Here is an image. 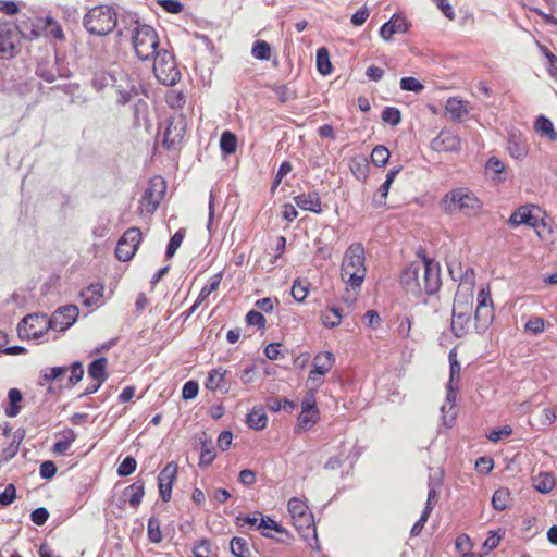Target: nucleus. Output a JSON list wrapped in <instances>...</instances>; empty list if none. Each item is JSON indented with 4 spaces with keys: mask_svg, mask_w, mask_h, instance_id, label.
<instances>
[{
    "mask_svg": "<svg viewBox=\"0 0 557 557\" xmlns=\"http://www.w3.org/2000/svg\"><path fill=\"white\" fill-rule=\"evenodd\" d=\"M342 311L337 307H327L321 313L322 324L327 329L338 326L342 322Z\"/></svg>",
    "mask_w": 557,
    "mask_h": 557,
    "instance_id": "nucleus-37",
    "label": "nucleus"
},
{
    "mask_svg": "<svg viewBox=\"0 0 557 557\" xmlns=\"http://www.w3.org/2000/svg\"><path fill=\"white\" fill-rule=\"evenodd\" d=\"M152 60H154L153 72L160 83L170 86L180 81L181 72L176 65L173 53L161 49Z\"/></svg>",
    "mask_w": 557,
    "mask_h": 557,
    "instance_id": "nucleus-7",
    "label": "nucleus"
},
{
    "mask_svg": "<svg viewBox=\"0 0 557 557\" xmlns=\"http://www.w3.org/2000/svg\"><path fill=\"white\" fill-rule=\"evenodd\" d=\"M121 81L126 82V87H124L122 84H116L117 79L110 74L98 72L95 73L91 85L97 91H102L107 87L111 86V88L116 92V102L120 104H125L132 98L134 86H129L125 75H121Z\"/></svg>",
    "mask_w": 557,
    "mask_h": 557,
    "instance_id": "nucleus-8",
    "label": "nucleus"
},
{
    "mask_svg": "<svg viewBox=\"0 0 557 557\" xmlns=\"http://www.w3.org/2000/svg\"><path fill=\"white\" fill-rule=\"evenodd\" d=\"M542 51L547 59V71L549 76L557 82V57L547 48L542 47Z\"/></svg>",
    "mask_w": 557,
    "mask_h": 557,
    "instance_id": "nucleus-63",
    "label": "nucleus"
},
{
    "mask_svg": "<svg viewBox=\"0 0 557 557\" xmlns=\"http://www.w3.org/2000/svg\"><path fill=\"white\" fill-rule=\"evenodd\" d=\"M446 214H461L467 218L478 216L483 210V201L468 187H456L447 191L440 201Z\"/></svg>",
    "mask_w": 557,
    "mask_h": 557,
    "instance_id": "nucleus-3",
    "label": "nucleus"
},
{
    "mask_svg": "<svg viewBox=\"0 0 557 557\" xmlns=\"http://www.w3.org/2000/svg\"><path fill=\"white\" fill-rule=\"evenodd\" d=\"M444 109L451 122L461 123L468 117L471 111V106L469 101L463 100L460 97H449L446 100Z\"/></svg>",
    "mask_w": 557,
    "mask_h": 557,
    "instance_id": "nucleus-23",
    "label": "nucleus"
},
{
    "mask_svg": "<svg viewBox=\"0 0 557 557\" xmlns=\"http://www.w3.org/2000/svg\"><path fill=\"white\" fill-rule=\"evenodd\" d=\"M400 88L406 91L420 92L423 90V84L416 77L407 76L400 79Z\"/></svg>",
    "mask_w": 557,
    "mask_h": 557,
    "instance_id": "nucleus-59",
    "label": "nucleus"
},
{
    "mask_svg": "<svg viewBox=\"0 0 557 557\" xmlns=\"http://www.w3.org/2000/svg\"><path fill=\"white\" fill-rule=\"evenodd\" d=\"M177 463L169 462L158 475L159 495L163 502H169L172 497V487L177 476Z\"/></svg>",
    "mask_w": 557,
    "mask_h": 557,
    "instance_id": "nucleus-21",
    "label": "nucleus"
},
{
    "mask_svg": "<svg viewBox=\"0 0 557 557\" xmlns=\"http://www.w3.org/2000/svg\"><path fill=\"white\" fill-rule=\"evenodd\" d=\"M400 170H401L400 166L399 168H394V169L389 170L388 173L386 174L385 182L379 188V194H380V196L382 198L377 202L379 206L385 203V199L387 198L391 185L395 181V178H396L397 174L400 172Z\"/></svg>",
    "mask_w": 557,
    "mask_h": 557,
    "instance_id": "nucleus-47",
    "label": "nucleus"
},
{
    "mask_svg": "<svg viewBox=\"0 0 557 557\" xmlns=\"http://www.w3.org/2000/svg\"><path fill=\"white\" fill-rule=\"evenodd\" d=\"M471 312L453 311L451 331L457 337H463L471 329Z\"/></svg>",
    "mask_w": 557,
    "mask_h": 557,
    "instance_id": "nucleus-29",
    "label": "nucleus"
},
{
    "mask_svg": "<svg viewBox=\"0 0 557 557\" xmlns=\"http://www.w3.org/2000/svg\"><path fill=\"white\" fill-rule=\"evenodd\" d=\"M10 406L5 408V414L8 417H16L21 411L18 403L22 400V393L17 388H11L8 393Z\"/></svg>",
    "mask_w": 557,
    "mask_h": 557,
    "instance_id": "nucleus-45",
    "label": "nucleus"
},
{
    "mask_svg": "<svg viewBox=\"0 0 557 557\" xmlns=\"http://www.w3.org/2000/svg\"><path fill=\"white\" fill-rule=\"evenodd\" d=\"M288 512L293 525L298 531L300 536L307 542L312 549H320L317 528L314 524L313 515L308 505L301 499L294 497L288 502Z\"/></svg>",
    "mask_w": 557,
    "mask_h": 557,
    "instance_id": "nucleus-4",
    "label": "nucleus"
},
{
    "mask_svg": "<svg viewBox=\"0 0 557 557\" xmlns=\"http://www.w3.org/2000/svg\"><path fill=\"white\" fill-rule=\"evenodd\" d=\"M320 418L319 409L301 410L298 422L301 428H310L318 422Z\"/></svg>",
    "mask_w": 557,
    "mask_h": 557,
    "instance_id": "nucleus-51",
    "label": "nucleus"
},
{
    "mask_svg": "<svg viewBox=\"0 0 557 557\" xmlns=\"http://www.w3.org/2000/svg\"><path fill=\"white\" fill-rule=\"evenodd\" d=\"M474 283L465 280L459 283L453 305V311L471 312L473 311Z\"/></svg>",
    "mask_w": 557,
    "mask_h": 557,
    "instance_id": "nucleus-19",
    "label": "nucleus"
},
{
    "mask_svg": "<svg viewBox=\"0 0 557 557\" xmlns=\"http://www.w3.org/2000/svg\"><path fill=\"white\" fill-rule=\"evenodd\" d=\"M165 101L172 109H182L186 103V96L181 90L172 89L168 91Z\"/></svg>",
    "mask_w": 557,
    "mask_h": 557,
    "instance_id": "nucleus-53",
    "label": "nucleus"
},
{
    "mask_svg": "<svg viewBox=\"0 0 557 557\" xmlns=\"http://www.w3.org/2000/svg\"><path fill=\"white\" fill-rule=\"evenodd\" d=\"M251 54L258 60H270L271 46L264 40H257L252 46Z\"/></svg>",
    "mask_w": 557,
    "mask_h": 557,
    "instance_id": "nucleus-52",
    "label": "nucleus"
},
{
    "mask_svg": "<svg viewBox=\"0 0 557 557\" xmlns=\"http://www.w3.org/2000/svg\"><path fill=\"white\" fill-rule=\"evenodd\" d=\"M382 120L393 126H396L401 121V113L395 107H386L382 112Z\"/></svg>",
    "mask_w": 557,
    "mask_h": 557,
    "instance_id": "nucleus-57",
    "label": "nucleus"
},
{
    "mask_svg": "<svg viewBox=\"0 0 557 557\" xmlns=\"http://www.w3.org/2000/svg\"><path fill=\"white\" fill-rule=\"evenodd\" d=\"M230 546L235 557H250V549L245 539L235 536L231 540Z\"/></svg>",
    "mask_w": 557,
    "mask_h": 557,
    "instance_id": "nucleus-49",
    "label": "nucleus"
},
{
    "mask_svg": "<svg viewBox=\"0 0 557 557\" xmlns=\"http://www.w3.org/2000/svg\"><path fill=\"white\" fill-rule=\"evenodd\" d=\"M166 190V185L161 176H154L149 181V185L145 190L139 203L140 210L147 213H152L157 210L160 201Z\"/></svg>",
    "mask_w": 557,
    "mask_h": 557,
    "instance_id": "nucleus-13",
    "label": "nucleus"
},
{
    "mask_svg": "<svg viewBox=\"0 0 557 557\" xmlns=\"http://www.w3.org/2000/svg\"><path fill=\"white\" fill-rule=\"evenodd\" d=\"M317 69L322 75H329L332 72L329 50L325 47H321L317 51Z\"/></svg>",
    "mask_w": 557,
    "mask_h": 557,
    "instance_id": "nucleus-43",
    "label": "nucleus"
},
{
    "mask_svg": "<svg viewBox=\"0 0 557 557\" xmlns=\"http://www.w3.org/2000/svg\"><path fill=\"white\" fill-rule=\"evenodd\" d=\"M83 306L87 308H99L104 304V285L91 283L79 293Z\"/></svg>",
    "mask_w": 557,
    "mask_h": 557,
    "instance_id": "nucleus-25",
    "label": "nucleus"
},
{
    "mask_svg": "<svg viewBox=\"0 0 557 557\" xmlns=\"http://www.w3.org/2000/svg\"><path fill=\"white\" fill-rule=\"evenodd\" d=\"M18 37L16 27L9 22L0 23V55L11 59L18 52Z\"/></svg>",
    "mask_w": 557,
    "mask_h": 557,
    "instance_id": "nucleus-17",
    "label": "nucleus"
},
{
    "mask_svg": "<svg viewBox=\"0 0 557 557\" xmlns=\"http://www.w3.org/2000/svg\"><path fill=\"white\" fill-rule=\"evenodd\" d=\"M555 483V476L549 472H540L533 479L534 488L544 494L552 492Z\"/></svg>",
    "mask_w": 557,
    "mask_h": 557,
    "instance_id": "nucleus-35",
    "label": "nucleus"
},
{
    "mask_svg": "<svg viewBox=\"0 0 557 557\" xmlns=\"http://www.w3.org/2000/svg\"><path fill=\"white\" fill-rule=\"evenodd\" d=\"M147 536L149 541L153 544H159L163 540V534L161 531V522L156 517H150L147 523Z\"/></svg>",
    "mask_w": 557,
    "mask_h": 557,
    "instance_id": "nucleus-42",
    "label": "nucleus"
},
{
    "mask_svg": "<svg viewBox=\"0 0 557 557\" xmlns=\"http://www.w3.org/2000/svg\"><path fill=\"white\" fill-rule=\"evenodd\" d=\"M293 199L296 206L304 211H310L315 214H321L323 212L322 200L319 191L317 190L301 193L297 196H294Z\"/></svg>",
    "mask_w": 557,
    "mask_h": 557,
    "instance_id": "nucleus-26",
    "label": "nucleus"
},
{
    "mask_svg": "<svg viewBox=\"0 0 557 557\" xmlns=\"http://www.w3.org/2000/svg\"><path fill=\"white\" fill-rule=\"evenodd\" d=\"M117 24V12L112 5L99 4L90 8L83 17L85 29L95 36H106Z\"/></svg>",
    "mask_w": 557,
    "mask_h": 557,
    "instance_id": "nucleus-6",
    "label": "nucleus"
},
{
    "mask_svg": "<svg viewBox=\"0 0 557 557\" xmlns=\"http://www.w3.org/2000/svg\"><path fill=\"white\" fill-rule=\"evenodd\" d=\"M76 438L72 429H67L60 434V438L54 443L52 451L57 455H65Z\"/></svg>",
    "mask_w": 557,
    "mask_h": 557,
    "instance_id": "nucleus-34",
    "label": "nucleus"
},
{
    "mask_svg": "<svg viewBox=\"0 0 557 557\" xmlns=\"http://www.w3.org/2000/svg\"><path fill=\"white\" fill-rule=\"evenodd\" d=\"M258 530L262 536L275 540L281 543H285L292 539L289 531L269 516H264V518L260 520Z\"/></svg>",
    "mask_w": 557,
    "mask_h": 557,
    "instance_id": "nucleus-22",
    "label": "nucleus"
},
{
    "mask_svg": "<svg viewBox=\"0 0 557 557\" xmlns=\"http://www.w3.org/2000/svg\"><path fill=\"white\" fill-rule=\"evenodd\" d=\"M51 327L48 315L45 313H32L26 315L17 325L21 339H38Z\"/></svg>",
    "mask_w": 557,
    "mask_h": 557,
    "instance_id": "nucleus-9",
    "label": "nucleus"
},
{
    "mask_svg": "<svg viewBox=\"0 0 557 557\" xmlns=\"http://www.w3.org/2000/svg\"><path fill=\"white\" fill-rule=\"evenodd\" d=\"M222 278L223 272H219L210 278V281L201 288L196 299V306H200L212 293L218 290Z\"/></svg>",
    "mask_w": 557,
    "mask_h": 557,
    "instance_id": "nucleus-36",
    "label": "nucleus"
},
{
    "mask_svg": "<svg viewBox=\"0 0 557 557\" xmlns=\"http://www.w3.org/2000/svg\"><path fill=\"white\" fill-rule=\"evenodd\" d=\"M432 150L437 152H458L461 150L462 140L449 128H443L430 144Z\"/></svg>",
    "mask_w": 557,
    "mask_h": 557,
    "instance_id": "nucleus-20",
    "label": "nucleus"
},
{
    "mask_svg": "<svg viewBox=\"0 0 557 557\" xmlns=\"http://www.w3.org/2000/svg\"><path fill=\"white\" fill-rule=\"evenodd\" d=\"M79 310L75 305H66L53 312L51 317H48V321L51 324V330L63 332L71 327L77 320Z\"/></svg>",
    "mask_w": 557,
    "mask_h": 557,
    "instance_id": "nucleus-18",
    "label": "nucleus"
},
{
    "mask_svg": "<svg viewBox=\"0 0 557 557\" xmlns=\"http://www.w3.org/2000/svg\"><path fill=\"white\" fill-rule=\"evenodd\" d=\"M335 364V356L331 351H321L313 358L312 369L309 372L308 381L311 382L315 388L324 382L323 376L326 375Z\"/></svg>",
    "mask_w": 557,
    "mask_h": 557,
    "instance_id": "nucleus-15",
    "label": "nucleus"
},
{
    "mask_svg": "<svg viewBox=\"0 0 557 557\" xmlns=\"http://www.w3.org/2000/svg\"><path fill=\"white\" fill-rule=\"evenodd\" d=\"M507 149L509 154L517 160H521L528 154L527 144L515 135L509 138Z\"/></svg>",
    "mask_w": 557,
    "mask_h": 557,
    "instance_id": "nucleus-39",
    "label": "nucleus"
},
{
    "mask_svg": "<svg viewBox=\"0 0 557 557\" xmlns=\"http://www.w3.org/2000/svg\"><path fill=\"white\" fill-rule=\"evenodd\" d=\"M143 234L138 227L126 230L117 242L115 257L117 260L126 262L134 258L141 243Z\"/></svg>",
    "mask_w": 557,
    "mask_h": 557,
    "instance_id": "nucleus-12",
    "label": "nucleus"
},
{
    "mask_svg": "<svg viewBox=\"0 0 557 557\" xmlns=\"http://www.w3.org/2000/svg\"><path fill=\"white\" fill-rule=\"evenodd\" d=\"M433 510V506H425L419 520L412 525L411 530H410V535L411 536H418L421 531L423 530L426 521L429 520L430 518V515Z\"/></svg>",
    "mask_w": 557,
    "mask_h": 557,
    "instance_id": "nucleus-56",
    "label": "nucleus"
},
{
    "mask_svg": "<svg viewBox=\"0 0 557 557\" xmlns=\"http://www.w3.org/2000/svg\"><path fill=\"white\" fill-rule=\"evenodd\" d=\"M510 496V491L507 487H499L496 490L492 496L493 508L498 511L505 510L511 500Z\"/></svg>",
    "mask_w": 557,
    "mask_h": 557,
    "instance_id": "nucleus-40",
    "label": "nucleus"
},
{
    "mask_svg": "<svg viewBox=\"0 0 557 557\" xmlns=\"http://www.w3.org/2000/svg\"><path fill=\"white\" fill-rule=\"evenodd\" d=\"M69 371L67 367H52L42 371L41 377L46 382H52L62 377Z\"/></svg>",
    "mask_w": 557,
    "mask_h": 557,
    "instance_id": "nucleus-58",
    "label": "nucleus"
},
{
    "mask_svg": "<svg viewBox=\"0 0 557 557\" xmlns=\"http://www.w3.org/2000/svg\"><path fill=\"white\" fill-rule=\"evenodd\" d=\"M247 424L249 428L261 431L267 428L268 417L262 407L252 408L251 411L247 414Z\"/></svg>",
    "mask_w": 557,
    "mask_h": 557,
    "instance_id": "nucleus-33",
    "label": "nucleus"
},
{
    "mask_svg": "<svg viewBox=\"0 0 557 557\" xmlns=\"http://www.w3.org/2000/svg\"><path fill=\"white\" fill-rule=\"evenodd\" d=\"M505 164L496 157H491L485 164V172L491 177V180L496 183H503L505 181V176L503 175L505 172Z\"/></svg>",
    "mask_w": 557,
    "mask_h": 557,
    "instance_id": "nucleus-31",
    "label": "nucleus"
},
{
    "mask_svg": "<svg viewBox=\"0 0 557 557\" xmlns=\"http://www.w3.org/2000/svg\"><path fill=\"white\" fill-rule=\"evenodd\" d=\"M400 285L408 294L413 296L436 293L441 286L438 264L426 256L412 261L403 270Z\"/></svg>",
    "mask_w": 557,
    "mask_h": 557,
    "instance_id": "nucleus-1",
    "label": "nucleus"
},
{
    "mask_svg": "<svg viewBox=\"0 0 557 557\" xmlns=\"http://www.w3.org/2000/svg\"><path fill=\"white\" fill-rule=\"evenodd\" d=\"M455 546L460 557H482L480 554L471 552L473 546L472 542L470 537L465 533L457 536Z\"/></svg>",
    "mask_w": 557,
    "mask_h": 557,
    "instance_id": "nucleus-41",
    "label": "nucleus"
},
{
    "mask_svg": "<svg viewBox=\"0 0 557 557\" xmlns=\"http://www.w3.org/2000/svg\"><path fill=\"white\" fill-rule=\"evenodd\" d=\"M449 359V381L447 384L448 387V397H450L451 393H455L459 388L460 377H461V366L457 360V352L455 349H451L448 355Z\"/></svg>",
    "mask_w": 557,
    "mask_h": 557,
    "instance_id": "nucleus-28",
    "label": "nucleus"
},
{
    "mask_svg": "<svg viewBox=\"0 0 557 557\" xmlns=\"http://www.w3.org/2000/svg\"><path fill=\"white\" fill-rule=\"evenodd\" d=\"M389 150L383 145H377L371 152V162L380 168L385 166L389 160Z\"/></svg>",
    "mask_w": 557,
    "mask_h": 557,
    "instance_id": "nucleus-46",
    "label": "nucleus"
},
{
    "mask_svg": "<svg viewBox=\"0 0 557 557\" xmlns=\"http://www.w3.org/2000/svg\"><path fill=\"white\" fill-rule=\"evenodd\" d=\"M309 293V283L299 278L295 280L292 285V296L297 302H302Z\"/></svg>",
    "mask_w": 557,
    "mask_h": 557,
    "instance_id": "nucleus-50",
    "label": "nucleus"
},
{
    "mask_svg": "<svg viewBox=\"0 0 557 557\" xmlns=\"http://www.w3.org/2000/svg\"><path fill=\"white\" fill-rule=\"evenodd\" d=\"M410 23L401 14H394L388 22L380 28V36L383 40L389 41L394 35L406 34L409 30Z\"/></svg>",
    "mask_w": 557,
    "mask_h": 557,
    "instance_id": "nucleus-24",
    "label": "nucleus"
},
{
    "mask_svg": "<svg viewBox=\"0 0 557 557\" xmlns=\"http://www.w3.org/2000/svg\"><path fill=\"white\" fill-rule=\"evenodd\" d=\"M67 369L71 372V375L69 377L70 385L77 384L83 379L84 375L83 363L79 361H75Z\"/></svg>",
    "mask_w": 557,
    "mask_h": 557,
    "instance_id": "nucleus-64",
    "label": "nucleus"
},
{
    "mask_svg": "<svg viewBox=\"0 0 557 557\" xmlns=\"http://www.w3.org/2000/svg\"><path fill=\"white\" fill-rule=\"evenodd\" d=\"M293 165L289 161H284L281 163L277 173L275 175V178L272 183V191H275V189L280 186L282 180L292 172Z\"/></svg>",
    "mask_w": 557,
    "mask_h": 557,
    "instance_id": "nucleus-62",
    "label": "nucleus"
},
{
    "mask_svg": "<svg viewBox=\"0 0 557 557\" xmlns=\"http://www.w3.org/2000/svg\"><path fill=\"white\" fill-rule=\"evenodd\" d=\"M494 320V306L488 287H483L478 294V306L474 312V326L478 333H484Z\"/></svg>",
    "mask_w": 557,
    "mask_h": 557,
    "instance_id": "nucleus-10",
    "label": "nucleus"
},
{
    "mask_svg": "<svg viewBox=\"0 0 557 557\" xmlns=\"http://www.w3.org/2000/svg\"><path fill=\"white\" fill-rule=\"evenodd\" d=\"M29 23L32 26L30 36L34 38H38L40 36H46L57 40H62L64 38V33L60 23L50 16L35 17L29 20Z\"/></svg>",
    "mask_w": 557,
    "mask_h": 557,
    "instance_id": "nucleus-16",
    "label": "nucleus"
},
{
    "mask_svg": "<svg viewBox=\"0 0 557 557\" xmlns=\"http://www.w3.org/2000/svg\"><path fill=\"white\" fill-rule=\"evenodd\" d=\"M131 42L136 57L141 61L152 60L161 50L157 30L152 26L139 22L131 27Z\"/></svg>",
    "mask_w": 557,
    "mask_h": 557,
    "instance_id": "nucleus-5",
    "label": "nucleus"
},
{
    "mask_svg": "<svg viewBox=\"0 0 557 557\" xmlns=\"http://www.w3.org/2000/svg\"><path fill=\"white\" fill-rule=\"evenodd\" d=\"M216 455L214 453V448L208 445L206 442L201 445L200 456H199V466L208 467L215 459Z\"/></svg>",
    "mask_w": 557,
    "mask_h": 557,
    "instance_id": "nucleus-55",
    "label": "nucleus"
},
{
    "mask_svg": "<svg viewBox=\"0 0 557 557\" xmlns=\"http://www.w3.org/2000/svg\"><path fill=\"white\" fill-rule=\"evenodd\" d=\"M534 129L539 134L548 137L552 141L557 140V132L555 131L552 121L543 115L536 119Z\"/></svg>",
    "mask_w": 557,
    "mask_h": 557,
    "instance_id": "nucleus-38",
    "label": "nucleus"
},
{
    "mask_svg": "<svg viewBox=\"0 0 557 557\" xmlns=\"http://www.w3.org/2000/svg\"><path fill=\"white\" fill-rule=\"evenodd\" d=\"M194 557H212L213 545L209 539H200L193 546Z\"/></svg>",
    "mask_w": 557,
    "mask_h": 557,
    "instance_id": "nucleus-48",
    "label": "nucleus"
},
{
    "mask_svg": "<svg viewBox=\"0 0 557 557\" xmlns=\"http://www.w3.org/2000/svg\"><path fill=\"white\" fill-rule=\"evenodd\" d=\"M107 368H108V360L104 357H100L96 360H94L88 366V375L99 383H104L108 374H107Z\"/></svg>",
    "mask_w": 557,
    "mask_h": 557,
    "instance_id": "nucleus-32",
    "label": "nucleus"
},
{
    "mask_svg": "<svg viewBox=\"0 0 557 557\" xmlns=\"http://www.w3.org/2000/svg\"><path fill=\"white\" fill-rule=\"evenodd\" d=\"M145 496V482L137 480L133 484L126 486L123 491V497L133 509H137Z\"/></svg>",
    "mask_w": 557,
    "mask_h": 557,
    "instance_id": "nucleus-27",
    "label": "nucleus"
},
{
    "mask_svg": "<svg viewBox=\"0 0 557 557\" xmlns=\"http://www.w3.org/2000/svg\"><path fill=\"white\" fill-rule=\"evenodd\" d=\"M246 323L251 326H257L258 329L264 330L267 325V319L264 315L256 310H250L246 314Z\"/></svg>",
    "mask_w": 557,
    "mask_h": 557,
    "instance_id": "nucleus-60",
    "label": "nucleus"
},
{
    "mask_svg": "<svg viewBox=\"0 0 557 557\" xmlns=\"http://www.w3.org/2000/svg\"><path fill=\"white\" fill-rule=\"evenodd\" d=\"M545 320L537 315H532L524 324V331L533 335H539L545 330Z\"/></svg>",
    "mask_w": 557,
    "mask_h": 557,
    "instance_id": "nucleus-54",
    "label": "nucleus"
},
{
    "mask_svg": "<svg viewBox=\"0 0 557 557\" xmlns=\"http://www.w3.org/2000/svg\"><path fill=\"white\" fill-rule=\"evenodd\" d=\"M136 467H137V462L135 460V458L131 457V456H127L126 458H124V460L120 463L119 468H117V474L120 476H128L131 475L133 472H135L136 470Z\"/></svg>",
    "mask_w": 557,
    "mask_h": 557,
    "instance_id": "nucleus-61",
    "label": "nucleus"
},
{
    "mask_svg": "<svg viewBox=\"0 0 557 557\" xmlns=\"http://www.w3.org/2000/svg\"><path fill=\"white\" fill-rule=\"evenodd\" d=\"M367 275L366 251L360 243L351 244L345 251L341 264V278L346 286V292H354L356 296Z\"/></svg>",
    "mask_w": 557,
    "mask_h": 557,
    "instance_id": "nucleus-2",
    "label": "nucleus"
},
{
    "mask_svg": "<svg viewBox=\"0 0 557 557\" xmlns=\"http://www.w3.org/2000/svg\"><path fill=\"white\" fill-rule=\"evenodd\" d=\"M220 148L225 154H233L237 149V137L231 131H224L220 138Z\"/></svg>",
    "mask_w": 557,
    "mask_h": 557,
    "instance_id": "nucleus-44",
    "label": "nucleus"
},
{
    "mask_svg": "<svg viewBox=\"0 0 557 557\" xmlns=\"http://www.w3.org/2000/svg\"><path fill=\"white\" fill-rule=\"evenodd\" d=\"M227 371L222 368L212 369L207 377L205 386L207 389L215 392V391H225L227 392V386L225 382V375Z\"/></svg>",
    "mask_w": 557,
    "mask_h": 557,
    "instance_id": "nucleus-30",
    "label": "nucleus"
},
{
    "mask_svg": "<svg viewBox=\"0 0 557 557\" xmlns=\"http://www.w3.org/2000/svg\"><path fill=\"white\" fill-rule=\"evenodd\" d=\"M544 212L542 209L532 203L523 205L518 207L508 219V225L518 227L520 225H527L532 228H536L540 222H544Z\"/></svg>",
    "mask_w": 557,
    "mask_h": 557,
    "instance_id": "nucleus-11",
    "label": "nucleus"
},
{
    "mask_svg": "<svg viewBox=\"0 0 557 557\" xmlns=\"http://www.w3.org/2000/svg\"><path fill=\"white\" fill-rule=\"evenodd\" d=\"M187 128V121L183 114L171 116L163 134V147L168 150L174 149L182 143Z\"/></svg>",
    "mask_w": 557,
    "mask_h": 557,
    "instance_id": "nucleus-14",
    "label": "nucleus"
}]
</instances>
